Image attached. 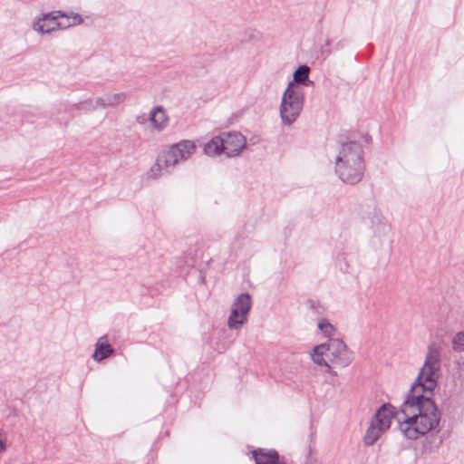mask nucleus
<instances>
[{
	"instance_id": "nucleus-1",
	"label": "nucleus",
	"mask_w": 464,
	"mask_h": 464,
	"mask_svg": "<svg viewBox=\"0 0 464 464\" xmlns=\"http://www.w3.org/2000/svg\"><path fill=\"white\" fill-rule=\"evenodd\" d=\"M440 345L430 343L424 363L401 405L404 420H399V429L408 440L426 435L440 423V412L431 396L440 377Z\"/></svg>"
},
{
	"instance_id": "nucleus-2",
	"label": "nucleus",
	"mask_w": 464,
	"mask_h": 464,
	"mask_svg": "<svg viewBox=\"0 0 464 464\" xmlns=\"http://www.w3.org/2000/svg\"><path fill=\"white\" fill-rule=\"evenodd\" d=\"M365 170L362 147L355 141L343 143L335 158V173L346 184L360 182Z\"/></svg>"
},
{
	"instance_id": "nucleus-3",
	"label": "nucleus",
	"mask_w": 464,
	"mask_h": 464,
	"mask_svg": "<svg viewBox=\"0 0 464 464\" xmlns=\"http://www.w3.org/2000/svg\"><path fill=\"white\" fill-rule=\"evenodd\" d=\"M311 358L315 364L326 367L329 374L337 376V372L333 370L331 364L346 368L353 362L354 356L353 352L342 339H330L325 343L314 346Z\"/></svg>"
},
{
	"instance_id": "nucleus-4",
	"label": "nucleus",
	"mask_w": 464,
	"mask_h": 464,
	"mask_svg": "<svg viewBox=\"0 0 464 464\" xmlns=\"http://www.w3.org/2000/svg\"><path fill=\"white\" fill-rule=\"evenodd\" d=\"M82 23V18L78 14L68 16L61 11H54L36 18L33 23V29L40 34H50Z\"/></svg>"
},
{
	"instance_id": "nucleus-5",
	"label": "nucleus",
	"mask_w": 464,
	"mask_h": 464,
	"mask_svg": "<svg viewBox=\"0 0 464 464\" xmlns=\"http://www.w3.org/2000/svg\"><path fill=\"white\" fill-rule=\"evenodd\" d=\"M304 105V93L294 82H289L281 101L280 117L285 125H291L299 116Z\"/></svg>"
},
{
	"instance_id": "nucleus-6",
	"label": "nucleus",
	"mask_w": 464,
	"mask_h": 464,
	"mask_svg": "<svg viewBox=\"0 0 464 464\" xmlns=\"http://www.w3.org/2000/svg\"><path fill=\"white\" fill-rule=\"evenodd\" d=\"M394 413V407L391 404L381 406L364 434L363 443L365 446H372L390 429Z\"/></svg>"
},
{
	"instance_id": "nucleus-7",
	"label": "nucleus",
	"mask_w": 464,
	"mask_h": 464,
	"mask_svg": "<svg viewBox=\"0 0 464 464\" xmlns=\"http://www.w3.org/2000/svg\"><path fill=\"white\" fill-rule=\"evenodd\" d=\"M251 306V297L247 293H243L236 298L227 319L229 329H238L246 322Z\"/></svg>"
},
{
	"instance_id": "nucleus-8",
	"label": "nucleus",
	"mask_w": 464,
	"mask_h": 464,
	"mask_svg": "<svg viewBox=\"0 0 464 464\" xmlns=\"http://www.w3.org/2000/svg\"><path fill=\"white\" fill-rule=\"evenodd\" d=\"M175 155L169 150H163L156 159L155 163L149 169L147 176L151 179H158L164 175L170 174L178 165Z\"/></svg>"
},
{
	"instance_id": "nucleus-9",
	"label": "nucleus",
	"mask_w": 464,
	"mask_h": 464,
	"mask_svg": "<svg viewBox=\"0 0 464 464\" xmlns=\"http://www.w3.org/2000/svg\"><path fill=\"white\" fill-rule=\"evenodd\" d=\"M221 135L224 143V153L227 157L238 155L246 147V138L239 132H224Z\"/></svg>"
},
{
	"instance_id": "nucleus-10",
	"label": "nucleus",
	"mask_w": 464,
	"mask_h": 464,
	"mask_svg": "<svg viewBox=\"0 0 464 464\" xmlns=\"http://www.w3.org/2000/svg\"><path fill=\"white\" fill-rule=\"evenodd\" d=\"M169 151L175 155L178 163L187 160L195 152L196 146L191 140H185L178 142L169 148Z\"/></svg>"
},
{
	"instance_id": "nucleus-11",
	"label": "nucleus",
	"mask_w": 464,
	"mask_h": 464,
	"mask_svg": "<svg viewBox=\"0 0 464 464\" xmlns=\"http://www.w3.org/2000/svg\"><path fill=\"white\" fill-rule=\"evenodd\" d=\"M364 220L369 222L374 228V232L378 235H385L390 230V226L387 224L386 219L382 213L374 208L364 217Z\"/></svg>"
},
{
	"instance_id": "nucleus-12",
	"label": "nucleus",
	"mask_w": 464,
	"mask_h": 464,
	"mask_svg": "<svg viewBox=\"0 0 464 464\" xmlns=\"http://www.w3.org/2000/svg\"><path fill=\"white\" fill-rule=\"evenodd\" d=\"M256 464H278L279 454L275 450L258 449L252 451Z\"/></svg>"
},
{
	"instance_id": "nucleus-13",
	"label": "nucleus",
	"mask_w": 464,
	"mask_h": 464,
	"mask_svg": "<svg viewBox=\"0 0 464 464\" xmlns=\"http://www.w3.org/2000/svg\"><path fill=\"white\" fill-rule=\"evenodd\" d=\"M150 121L154 129L163 130L169 123V118L160 105L154 107L150 112Z\"/></svg>"
},
{
	"instance_id": "nucleus-14",
	"label": "nucleus",
	"mask_w": 464,
	"mask_h": 464,
	"mask_svg": "<svg viewBox=\"0 0 464 464\" xmlns=\"http://www.w3.org/2000/svg\"><path fill=\"white\" fill-rule=\"evenodd\" d=\"M127 99L125 92L105 93L101 97H97L100 108L116 107L123 103Z\"/></svg>"
},
{
	"instance_id": "nucleus-15",
	"label": "nucleus",
	"mask_w": 464,
	"mask_h": 464,
	"mask_svg": "<svg viewBox=\"0 0 464 464\" xmlns=\"http://www.w3.org/2000/svg\"><path fill=\"white\" fill-rule=\"evenodd\" d=\"M114 353V349L109 343H107V336L103 335L99 338L95 344V350L92 354V358L96 362H101Z\"/></svg>"
},
{
	"instance_id": "nucleus-16",
	"label": "nucleus",
	"mask_w": 464,
	"mask_h": 464,
	"mask_svg": "<svg viewBox=\"0 0 464 464\" xmlns=\"http://www.w3.org/2000/svg\"><path fill=\"white\" fill-rule=\"evenodd\" d=\"M204 153L208 156H218L224 153V143L222 135L216 136L208 140L203 148Z\"/></svg>"
},
{
	"instance_id": "nucleus-17",
	"label": "nucleus",
	"mask_w": 464,
	"mask_h": 464,
	"mask_svg": "<svg viewBox=\"0 0 464 464\" xmlns=\"http://www.w3.org/2000/svg\"><path fill=\"white\" fill-rule=\"evenodd\" d=\"M310 68L307 65L299 66L294 72V83L304 84L305 86L313 85V82L309 80Z\"/></svg>"
},
{
	"instance_id": "nucleus-18",
	"label": "nucleus",
	"mask_w": 464,
	"mask_h": 464,
	"mask_svg": "<svg viewBox=\"0 0 464 464\" xmlns=\"http://www.w3.org/2000/svg\"><path fill=\"white\" fill-rule=\"evenodd\" d=\"M97 108H100L98 105L97 98H90V99L82 101L76 104H73L70 110L71 111H73V110L83 111L85 112H88V111H94Z\"/></svg>"
},
{
	"instance_id": "nucleus-19",
	"label": "nucleus",
	"mask_w": 464,
	"mask_h": 464,
	"mask_svg": "<svg viewBox=\"0 0 464 464\" xmlns=\"http://www.w3.org/2000/svg\"><path fill=\"white\" fill-rule=\"evenodd\" d=\"M318 328L328 340L335 339L334 336L336 329L327 319H321L318 323Z\"/></svg>"
},
{
	"instance_id": "nucleus-20",
	"label": "nucleus",
	"mask_w": 464,
	"mask_h": 464,
	"mask_svg": "<svg viewBox=\"0 0 464 464\" xmlns=\"http://www.w3.org/2000/svg\"><path fill=\"white\" fill-rule=\"evenodd\" d=\"M454 350L464 351V332H459L455 334L452 339Z\"/></svg>"
},
{
	"instance_id": "nucleus-21",
	"label": "nucleus",
	"mask_w": 464,
	"mask_h": 464,
	"mask_svg": "<svg viewBox=\"0 0 464 464\" xmlns=\"http://www.w3.org/2000/svg\"><path fill=\"white\" fill-rule=\"evenodd\" d=\"M6 446H5V440H0V454L5 451Z\"/></svg>"
}]
</instances>
